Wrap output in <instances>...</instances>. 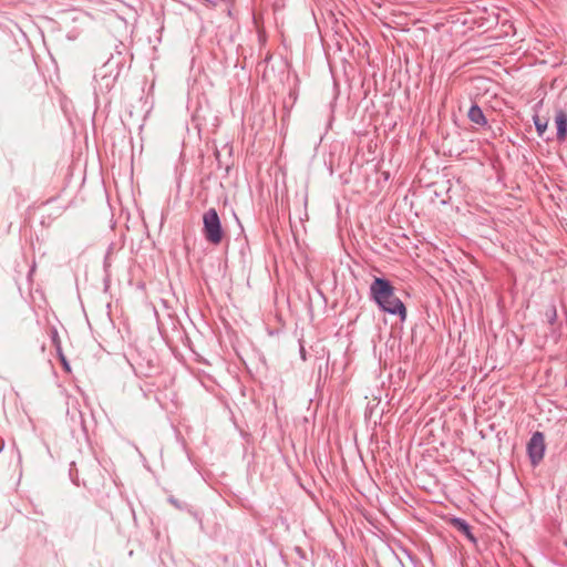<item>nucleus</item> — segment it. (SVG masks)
I'll use <instances>...</instances> for the list:
<instances>
[{
    "label": "nucleus",
    "mask_w": 567,
    "mask_h": 567,
    "mask_svg": "<svg viewBox=\"0 0 567 567\" xmlns=\"http://www.w3.org/2000/svg\"><path fill=\"white\" fill-rule=\"evenodd\" d=\"M370 298L378 307L390 315H396L404 320L406 318V308L404 303L395 296L392 284L381 277H375L370 285Z\"/></svg>",
    "instance_id": "nucleus-1"
},
{
    "label": "nucleus",
    "mask_w": 567,
    "mask_h": 567,
    "mask_svg": "<svg viewBox=\"0 0 567 567\" xmlns=\"http://www.w3.org/2000/svg\"><path fill=\"white\" fill-rule=\"evenodd\" d=\"M203 235L213 245H219L223 240L224 230L215 208H209L203 215Z\"/></svg>",
    "instance_id": "nucleus-2"
},
{
    "label": "nucleus",
    "mask_w": 567,
    "mask_h": 567,
    "mask_svg": "<svg viewBox=\"0 0 567 567\" xmlns=\"http://www.w3.org/2000/svg\"><path fill=\"white\" fill-rule=\"evenodd\" d=\"M527 452L533 465H537L545 454V439L542 432H535L528 441Z\"/></svg>",
    "instance_id": "nucleus-3"
},
{
    "label": "nucleus",
    "mask_w": 567,
    "mask_h": 567,
    "mask_svg": "<svg viewBox=\"0 0 567 567\" xmlns=\"http://www.w3.org/2000/svg\"><path fill=\"white\" fill-rule=\"evenodd\" d=\"M450 523L455 529L462 533L473 545H477V538L472 533V527L465 519L454 517L451 519Z\"/></svg>",
    "instance_id": "nucleus-4"
},
{
    "label": "nucleus",
    "mask_w": 567,
    "mask_h": 567,
    "mask_svg": "<svg viewBox=\"0 0 567 567\" xmlns=\"http://www.w3.org/2000/svg\"><path fill=\"white\" fill-rule=\"evenodd\" d=\"M555 123L557 126V140L565 141L567 137V113L564 110H557L555 114Z\"/></svg>",
    "instance_id": "nucleus-5"
},
{
    "label": "nucleus",
    "mask_w": 567,
    "mask_h": 567,
    "mask_svg": "<svg viewBox=\"0 0 567 567\" xmlns=\"http://www.w3.org/2000/svg\"><path fill=\"white\" fill-rule=\"evenodd\" d=\"M467 116L471 122H473L474 124H477L480 126H484L487 123L482 109L477 104H473L470 107Z\"/></svg>",
    "instance_id": "nucleus-6"
},
{
    "label": "nucleus",
    "mask_w": 567,
    "mask_h": 567,
    "mask_svg": "<svg viewBox=\"0 0 567 567\" xmlns=\"http://www.w3.org/2000/svg\"><path fill=\"white\" fill-rule=\"evenodd\" d=\"M534 124L539 136H543L547 130L548 121L540 118L538 115L534 116Z\"/></svg>",
    "instance_id": "nucleus-7"
},
{
    "label": "nucleus",
    "mask_w": 567,
    "mask_h": 567,
    "mask_svg": "<svg viewBox=\"0 0 567 567\" xmlns=\"http://www.w3.org/2000/svg\"><path fill=\"white\" fill-rule=\"evenodd\" d=\"M51 339H52V343L55 347L56 351L61 352L62 351L61 340H60L58 330L55 328L51 329Z\"/></svg>",
    "instance_id": "nucleus-8"
},
{
    "label": "nucleus",
    "mask_w": 567,
    "mask_h": 567,
    "mask_svg": "<svg viewBox=\"0 0 567 567\" xmlns=\"http://www.w3.org/2000/svg\"><path fill=\"white\" fill-rule=\"evenodd\" d=\"M546 316L548 318L549 323H554L557 319V310L555 305H551L546 311Z\"/></svg>",
    "instance_id": "nucleus-9"
},
{
    "label": "nucleus",
    "mask_w": 567,
    "mask_h": 567,
    "mask_svg": "<svg viewBox=\"0 0 567 567\" xmlns=\"http://www.w3.org/2000/svg\"><path fill=\"white\" fill-rule=\"evenodd\" d=\"M168 502L174 506L176 507L177 509H184L186 507V504L185 503H182L181 501H178L177 498H175L174 496H169L168 497Z\"/></svg>",
    "instance_id": "nucleus-10"
},
{
    "label": "nucleus",
    "mask_w": 567,
    "mask_h": 567,
    "mask_svg": "<svg viewBox=\"0 0 567 567\" xmlns=\"http://www.w3.org/2000/svg\"><path fill=\"white\" fill-rule=\"evenodd\" d=\"M59 353V357L61 359V362L63 364V368L66 370V371H70V365H69V362L66 361L65 357L63 355L62 351L61 352H58Z\"/></svg>",
    "instance_id": "nucleus-11"
}]
</instances>
